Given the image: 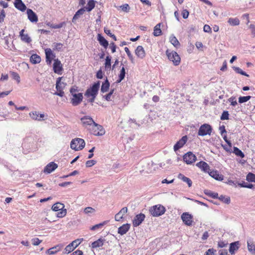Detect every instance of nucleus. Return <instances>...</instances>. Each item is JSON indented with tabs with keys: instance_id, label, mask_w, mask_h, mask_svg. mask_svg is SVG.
<instances>
[{
	"instance_id": "nucleus-1",
	"label": "nucleus",
	"mask_w": 255,
	"mask_h": 255,
	"mask_svg": "<svg viewBox=\"0 0 255 255\" xmlns=\"http://www.w3.org/2000/svg\"><path fill=\"white\" fill-rule=\"evenodd\" d=\"M165 211V208L160 204L152 206L149 209V212L153 217L161 216L164 214Z\"/></svg>"
},
{
	"instance_id": "nucleus-2",
	"label": "nucleus",
	"mask_w": 255,
	"mask_h": 255,
	"mask_svg": "<svg viewBox=\"0 0 255 255\" xmlns=\"http://www.w3.org/2000/svg\"><path fill=\"white\" fill-rule=\"evenodd\" d=\"M85 145V142L83 139L76 138L72 140L70 147L75 151L80 150L83 149Z\"/></svg>"
},
{
	"instance_id": "nucleus-3",
	"label": "nucleus",
	"mask_w": 255,
	"mask_h": 255,
	"mask_svg": "<svg viewBox=\"0 0 255 255\" xmlns=\"http://www.w3.org/2000/svg\"><path fill=\"white\" fill-rule=\"evenodd\" d=\"M100 85V81H98L97 83H95L92 85V86L87 89L85 93V96L87 98H90V97H96L98 93Z\"/></svg>"
},
{
	"instance_id": "nucleus-4",
	"label": "nucleus",
	"mask_w": 255,
	"mask_h": 255,
	"mask_svg": "<svg viewBox=\"0 0 255 255\" xmlns=\"http://www.w3.org/2000/svg\"><path fill=\"white\" fill-rule=\"evenodd\" d=\"M88 129L91 133L96 136L103 135L105 133V130L103 127L95 122L91 128H88Z\"/></svg>"
},
{
	"instance_id": "nucleus-5",
	"label": "nucleus",
	"mask_w": 255,
	"mask_h": 255,
	"mask_svg": "<svg viewBox=\"0 0 255 255\" xmlns=\"http://www.w3.org/2000/svg\"><path fill=\"white\" fill-rule=\"evenodd\" d=\"M64 204L57 202L52 206V209L54 211H60L57 213V216L59 218H62L66 214V210L64 209Z\"/></svg>"
},
{
	"instance_id": "nucleus-6",
	"label": "nucleus",
	"mask_w": 255,
	"mask_h": 255,
	"mask_svg": "<svg viewBox=\"0 0 255 255\" xmlns=\"http://www.w3.org/2000/svg\"><path fill=\"white\" fill-rule=\"evenodd\" d=\"M212 131V127L207 124H204L199 128L198 135L199 136L210 135Z\"/></svg>"
},
{
	"instance_id": "nucleus-7",
	"label": "nucleus",
	"mask_w": 255,
	"mask_h": 255,
	"mask_svg": "<svg viewBox=\"0 0 255 255\" xmlns=\"http://www.w3.org/2000/svg\"><path fill=\"white\" fill-rule=\"evenodd\" d=\"M166 55L169 60L172 61L175 66L178 65L180 63V57L176 52H169L168 50L166 51Z\"/></svg>"
},
{
	"instance_id": "nucleus-8",
	"label": "nucleus",
	"mask_w": 255,
	"mask_h": 255,
	"mask_svg": "<svg viewBox=\"0 0 255 255\" xmlns=\"http://www.w3.org/2000/svg\"><path fill=\"white\" fill-rule=\"evenodd\" d=\"M71 96L70 103L73 106H78L83 101V96L82 93L71 94Z\"/></svg>"
},
{
	"instance_id": "nucleus-9",
	"label": "nucleus",
	"mask_w": 255,
	"mask_h": 255,
	"mask_svg": "<svg viewBox=\"0 0 255 255\" xmlns=\"http://www.w3.org/2000/svg\"><path fill=\"white\" fill-rule=\"evenodd\" d=\"M196 160V156L192 152L189 151L183 156V160L187 164L194 163Z\"/></svg>"
},
{
	"instance_id": "nucleus-10",
	"label": "nucleus",
	"mask_w": 255,
	"mask_h": 255,
	"mask_svg": "<svg viewBox=\"0 0 255 255\" xmlns=\"http://www.w3.org/2000/svg\"><path fill=\"white\" fill-rule=\"evenodd\" d=\"M81 121L83 126L88 129L94 124L95 122L93 119L89 116H86L81 118Z\"/></svg>"
},
{
	"instance_id": "nucleus-11",
	"label": "nucleus",
	"mask_w": 255,
	"mask_h": 255,
	"mask_svg": "<svg viewBox=\"0 0 255 255\" xmlns=\"http://www.w3.org/2000/svg\"><path fill=\"white\" fill-rule=\"evenodd\" d=\"M193 216L187 212L183 213L181 215V219L184 224L188 226L192 225Z\"/></svg>"
},
{
	"instance_id": "nucleus-12",
	"label": "nucleus",
	"mask_w": 255,
	"mask_h": 255,
	"mask_svg": "<svg viewBox=\"0 0 255 255\" xmlns=\"http://www.w3.org/2000/svg\"><path fill=\"white\" fill-rule=\"evenodd\" d=\"M145 218V215L142 213H140L136 215L132 220L133 226L134 227L138 226L144 221Z\"/></svg>"
},
{
	"instance_id": "nucleus-13",
	"label": "nucleus",
	"mask_w": 255,
	"mask_h": 255,
	"mask_svg": "<svg viewBox=\"0 0 255 255\" xmlns=\"http://www.w3.org/2000/svg\"><path fill=\"white\" fill-rule=\"evenodd\" d=\"M29 117L33 120L38 121H44V118L45 117L44 114H39L38 112L33 111L31 112L29 114Z\"/></svg>"
},
{
	"instance_id": "nucleus-14",
	"label": "nucleus",
	"mask_w": 255,
	"mask_h": 255,
	"mask_svg": "<svg viewBox=\"0 0 255 255\" xmlns=\"http://www.w3.org/2000/svg\"><path fill=\"white\" fill-rule=\"evenodd\" d=\"M188 138L186 135L183 136L176 144L174 145L173 149L175 151L182 147L186 143Z\"/></svg>"
},
{
	"instance_id": "nucleus-15",
	"label": "nucleus",
	"mask_w": 255,
	"mask_h": 255,
	"mask_svg": "<svg viewBox=\"0 0 255 255\" xmlns=\"http://www.w3.org/2000/svg\"><path fill=\"white\" fill-rule=\"evenodd\" d=\"M58 167V165L54 162L49 163L44 168L43 172L49 174Z\"/></svg>"
},
{
	"instance_id": "nucleus-16",
	"label": "nucleus",
	"mask_w": 255,
	"mask_h": 255,
	"mask_svg": "<svg viewBox=\"0 0 255 255\" xmlns=\"http://www.w3.org/2000/svg\"><path fill=\"white\" fill-rule=\"evenodd\" d=\"M196 165L205 172H210V166L205 162L201 161L196 163Z\"/></svg>"
},
{
	"instance_id": "nucleus-17",
	"label": "nucleus",
	"mask_w": 255,
	"mask_h": 255,
	"mask_svg": "<svg viewBox=\"0 0 255 255\" xmlns=\"http://www.w3.org/2000/svg\"><path fill=\"white\" fill-rule=\"evenodd\" d=\"M63 247V245L62 244L57 245L47 250L46 253L48 255H54L61 250Z\"/></svg>"
},
{
	"instance_id": "nucleus-18",
	"label": "nucleus",
	"mask_w": 255,
	"mask_h": 255,
	"mask_svg": "<svg viewBox=\"0 0 255 255\" xmlns=\"http://www.w3.org/2000/svg\"><path fill=\"white\" fill-rule=\"evenodd\" d=\"M27 14L28 19L32 22H36L38 21V17L35 12L31 9L27 10Z\"/></svg>"
},
{
	"instance_id": "nucleus-19",
	"label": "nucleus",
	"mask_w": 255,
	"mask_h": 255,
	"mask_svg": "<svg viewBox=\"0 0 255 255\" xmlns=\"http://www.w3.org/2000/svg\"><path fill=\"white\" fill-rule=\"evenodd\" d=\"M46 55V61L47 64H50L52 60L55 57V55L53 54L51 49L47 48L45 50Z\"/></svg>"
},
{
	"instance_id": "nucleus-20",
	"label": "nucleus",
	"mask_w": 255,
	"mask_h": 255,
	"mask_svg": "<svg viewBox=\"0 0 255 255\" xmlns=\"http://www.w3.org/2000/svg\"><path fill=\"white\" fill-rule=\"evenodd\" d=\"M135 55L139 58L143 59L145 56V51L142 46H138L135 50Z\"/></svg>"
},
{
	"instance_id": "nucleus-21",
	"label": "nucleus",
	"mask_w": 255,
	"mask_h": 255,
	"mask_svg": "<svg viewBox=\"0 0 255 255\" xmlns=\"http://www.w3.org/2000/svg\"><path fill=\"white\" fill-rule=\"evenodd\" d=\"M128 208L127 207L123 208L115 216L116 221H121L123 219L124 215L127 212Z\"/></svg>"
},
{
	"instance_id": "nucleus-22",
	"label": "nucleus",
	"mask_w": 255,
	"mask_h": 255,
	"mask_svg": "<svg viewBox=\"0 0 255 255\" xmlns=\"http://www.w3.org/2000/svg\"><path fill=\"white\" fill-rule=\"evenodd\" d=\"M209 174L217 180L222 181L224 179V176L220 174L217 170L210 171Z\"/></svg>"
},
{
	"instance_id": "nucleus-23",
	"label": "nucleus",
	"mask_w": 255,
	"mask_h": 255,
	"mask_svg": "<svg viewBox=\"0 0 255 255\" xmlns=\"http://www.w3.org/2000/svg\"><path fill=\"white\" fill-rule=\"evenodd\" d=\"M106 240L104 238H101L97 241L93 242L91 244V247L92 248H98L101 247L103 246Z\"/></svg>"
},
{
	"instance_id": "nucleus-24",
	"label": "nucleus",
	"mask_w": 255,
	"mask_h": 255,
	"mask_svg": "<svg viewBox=\"0 0 255 255\" xmlns=\"http://www.w3.org/2000/svg\"><path fill=\"white\" fill-rule=\"evenodd\" d=\"M14 6L18 10L24 11L25 10L26 7L21 0H15L14 3Z\"/></svg>"
},
{
	"instance_id": "nucleus-25",
	"label": "nucleus",
	"mask_w": 255,
	"mask_h": 255,
	"mask_svg": "<svg viewBox=\"0 0 255 255\" xmlns=\"http://www.w3.org/2000/svg\"><path fill=\"white\" fill-rule=\"evenodd\" d=\"M62 70V67L60 61L58 59L54 60L53 63V70L55 73H59Z\"/></svg>"
},
{
	"instance_id": "nucleus-26",
	"label": "nucleus",
	"mask_w": 255,
	"mask_h": 255,
	"mask_svg": "<svg viewBox=\"0 0 255 255\" xmlns=\"http://www.w3.org/2000/svg\"><path fill=\"white\" fill-rule=\"evenodd\" d=\"M24 30L22 29L19 32V36L21 39L25 43H29L31 41V39L27 34H24Z\"/></svg>"
},
{
	"instance_id": "nucleus-27",
	"label": "nucleus",
	"mask_w": 255,
	"mask_h": 255,
	"mask_svg": "<svg viewBox=\"0 0 255 255\" xmlns=\"http://www.w3.org/2000/svg\"><path fill=\"white\" fill-rule=\"evenodd\" d=\"M97 39L101 45L105 48H107L108 46V41L100 34H98Z\"/></svg>"
},
{
	"instance_id": "nucleus-28",
	"label": "nucleus",
	"mask_w": 255,
	"mask_h": 255,
	"mask_svg": "<svg viewBox=\"0 0 255 255\" xmlns=\"http://www.w3.org/2000/svg\"><path fill=\"white\" fill-rule=\"evenodd\" d=\"M130 228V224H126L118 228V233L121 235H123L127 233Z\"/></svg>"
},
{
	"instance_id": "nucleus-29",
	"label": "nucleus",
	"mask_w": 255,
	"mask_h": 255,
	"mask_svg": "<svg viewBox=\"0 0 255 255\" xmlns=\"http://www.w3.org/2000/svg\"><path fill=\"white\" fill-rule=\"evenodd\" d=\"M62 77H59L56 80V89L57 90H63L66 86V84L64 82H61Z\"/></svg>"
},
{
	"instance_id": "nucleus-30",
	"label": "nucleus",
	"mask_w": 255,
	"mask_h": 255,
	"mask_svg": "<svg viewBox=\"0 0 255 255\" xmlns=\"http://www.w3.org/2000/svg\"><path fill=\"white\" fill-rule=\"evenodd\" d=\"M85 11V8H81L79 9L74 14L72 22H75L76 20L80 17V16L83 14Z\"/></svg>"
},
{
	"instance_id": "nucleus-31",
	"label": "nucleus",
	"mask_w": 255,
	"mask_h": 255,
	"mask_svg": "<svg viewBox=\"0 0 255 255\" xmlns=\"http://www.w3.org/2000/svg\"><path fill=\"white\" fill-rule=\"evenodd\" d=\"M239 242H235L232 243L230 244L229 252L231 254H233L235 253V251L237 250L239 247Z\"/></svg>"
},
{
	"instance_id": "nucleus-32",
	"label": "nucleus",
	"mask_w": 255,
	"mask_h": 255,
	"mask_svg": "<svg viewBox=\"0 0 255 255\" xmlns=\"http://www.w3.org/2000/svg\"><path fill=\"white\" fill-rule=\"evenodd\" d=\"M95 6V1L94 0H89L87 3V6L84 7L85 8V11L88 12L91 11Z\"/></svg>"
},
{
	"instance_id": "nucleus-33",
	"label": "nucleus",
	"mask_w": 255,
	"mask_h": 255,
	"mask_svg": "<svg viewBox=\"0 0 255 255\" xmlns=\"http://www.w3.org/2000/svg\"><path fill=\"white\" fill-rule=\"evenodd\" d=\"M30 61L32 64L39 63L41 61V58L37 54H32L30 56Z\"/></svg>"
},
{
	"instance_id": "nucleus-34",
	"label": "nucleus",
	"mask_w": 255,
	"mask_h": 255,
	"mask_svg": "<svg viewBox=\"0 0 255 255\" xmlns=\"http://www.w3.org/2000/svg\"><path fill=\"white\" fill-rule=\"evenodd\" d=\"M178 178L181 179L183 181L187 183L189 187H191L192 186V182L190 178L185 176L181 173L178 175Z\"/></svg>"
},
{
	"instance_id": "nucleus-35",
	"label": "nucleus",
	"mask_w": 255,
	"mask_h": 255,
	"mask_svg": "<svg viewBox=\"0 0 255 255\" xmlns=\"http://www.w3.org/2000/svg\"><path fill=\"white\" fill-rule=\"evenodd\" d=\"M109 87H110V83L108 81V79H106L105 82L103 83V84L102 85L101 89V92L102 93H105V92H107L109 89Z\"/></svg>"
},
{
	"instance_id": "nucleus-36",
	"label": "nucleus",
	"mask_w": 255,
	"mask_h": 255,
	"mask_svg": "<svg viewBox=\"0 0 255 255\" xmlns=\"http://www.w3.org/2000/svg\"><path fill=\"white\" fill-rule=\"evenodd\" d=\"M170 43L175 47H177L180 45V43L177 38L174 35H171L169 37Z\"/></svg>"
},
{
	"instance_id": "nucleus-37",
	"label": "nucleus",
	"mask_w": 255,
	"mask_h": 255,
	"mask_svg": "<svg viewBox=\"0 0 255 255\" xmlns=\"http://www.w3.org/2000/svg\"><path fill=\"white\" fill-rule=\"evenodd\" d=\"M248 249L250 252L255 254V245L254 244L252 241H248L247 242Z\"/></svg>"
},
{
	"instance_id": "nucleus-38",
	"label": "nucleus",
	"mask_w": 255,
	"mask_h": 255,
	"mask_svg": "<svg viewBox=\"0 0 255 255\" xmlns=\"http://www.w3.org/2000/svg\"><path fill=\"white\" fill-rule=\"evenodd\" d=\"M161 30L160 29V23L156 24L154 27L153 35L155 36H158L161 34Z\"/></svg>"
},
{
	"instance_id": "nucleus-39",
	"label": "nucleus",
	"mask_w": 255,
	"mask_h": 255,
	"mask_svg": "<svg viewBox=\"0 0 255 255\" xmlns=\"http://www.w3.org/2000/svg\"><path fill=\"white\" fill-rule=\"evenodd\" d=\"M228 22L232 26L238 25L240 24V20L238 18H230Z\"/></svg>"
},
{
	"instance_id": "nucleus-40",
	"label": "nucleus",
	"mask_w": 255,
	"mask_h": 255,
	"mask_svg": "<svg viewBox=\"0 0 255 255\" xmlns=\"http://www.w3.org/2000/svg\"><path fill=\"white\" fill-rule=\"evenodd\" d=\"M125 69L124 66H123L120 71V73L119 75V79L117 81V82L120 83L125 78Z\"/></svg>"
},
{
	"instance_id": "nucleus-41",
	"label": "nucleus",
	"mask_w": 255,
	"mask_h": 255,
	"mask_svg": "<svg viewBox=\"0 0 255 255\" xmlns=\"http://www.w3.org/2000/svg\"><path fill=\"white\" fill-rule=\"evenodd\" d=\"M107 223V221H104L100 224H96L90 228V230L92 231H95L99 229H101Z\"/></svg>"
},
{
	"instance_id": "nucleus-42",
	"label": "nucleus",
	"mask_w": 255,
	"mask_h": 255,
	"mask_svg": "<svg viewBox=\"0 0 255 255\" xmlns=\"http://www.w3.org/2000/svg\"><path fill=\"white\" fill-rule=\"evenodd\" d=\"M233 153L241 158H243L245 156L244 153L237 147H234Z\"/></svg>"
},
{
	"instance_id": "nucleus-43",
	"label": "nucleus",
	"mask_w": 255,
	"mask_h": 255,
	"mask_svg": "<svg viewBox=\"0 0 255 255\" xmlns=\"http://www.w3.org/2000/svg\"><path fill=\"white\" fill-rule=\"evenodd\" d=\"M246 180L249 182H255V174L250 172L246 177Z\"/></svg>"
},
{
	"instance_id": "nucleus-44",
	"label": "nucleus",
	"mask_w": 255,
	"mask_h": 255,
	"mask_svg": "<svg viewBox=\"0 0 255 255\" xmlns=\"http://www.w3.org/2000/svg\"><path fill=\"white\" fill-rule=\"evenodd\" d=\"M83 241V239H78L77 240H74L72 243H71V246L73 247L74 249L77 248Z\"/></svg>"
},
{
	"instance_id": "nucleus-45",
	"label": "nucleus",
	"mask_w": 255,
	"mask_h": 255,
	"mask_svg": "<svg viewBox=\"0 0 255 255\" xmlns=\"http://www.w3.org/2000/svg\"><path fill=\"white\" fill-rule=\"evenodd\" d=\"M205 193L214 199H217L218 198V194L217 193L207 190L205 191Z\"/></svg>"
},
{
	"instance_id": "nucleus-46",
	"label": "nucleus",
	"mask_w": 255,
	"mask_h": 255,
	"mask_svg": "<svg viewBox=\"0 0 255 255\" xmlns=\"http://www.w3.org/2000/svg\"><path fill=\"white\" fill-rule=\"evenodd\" d=\"M233 68L237 73L240 74H241L242 75H244V76H247V77H249V75L248 74H247L245 72L243 71L239 67H233Z\"/></svg>"
},
{
	"instance_id": "nucleus-47",
	"label": "nucleus",
	"mask_w": 255,
	"mask_h": 255,
	"mask_svg": "<svg viewBox=\"0 0 255 255\" xmlns=\"http://www.w3.org/2000/svg\"><path fill=\"white\" fill-rule=\"evenodd\" d=\"M240 185L242 187L247 188L249 189L255 188V186L252 184L248 183V182H243L240 184Z\"/></svg>"
},
{
	"instance_id": "nucleus-48",
	"label": "nucleus",
	"mask_w": 255,
	"mask_h": 255,
	"mask_svg": "<svg viewBox=\"0 0 255 255\" xmlns=\"http://www.w3.org/2000/svg\"><path fill=\"white\" fill-rule=\"evenodd\" d=\"M218 198H219V200L222 201L223 202H224L226 204H229L231 201L230 197H226L225 196H223V195H221Z\"/></svg>"
},
{
	"instance_id": "nucleus-49",
	"label": "nucleus",
	"mask_w": 255,
	"mask_h": 255,
	"mask_svg": "<svg viewBox=\"0 0 255 255\" xmlns=\"http://www.w3.org/2000/svg\"><path fill=\"white\" fill-rule=\"evenodd\" d=\"M11 76H12V78L13 79L16 81L17 83H19L20 81V78L19 76V75L16 73L14 72H10Z\"/></svg>"
},
{
	"instance_id": "nucleus-50",
	"label": "nucleus",
	"mask_w": 255,
	"mask_h": 255,
	"mask_svg": "<svg viewBox=\"0 0 255 255\" xmlns=\"http://www.w3.org/2000/svg\"><path fill=\"white\" fill-rule=\"evenodd\" d=\"M111 57L109 56H107L106 58V61L105 63V68L106 69H110L111 68Z\"/></svg>"
},
{
	"instance_id": "nucleus-51",
	"label": "nucleus",
	"mask_w": 255,
	"mask_h": 255,
	"mask_svg": "<svg viewBox=\"0 0 255 255\" xmlns=\"http://www.w3.org/2000/svg\"><path fill=\"white\" fill-rule=\"evenodd\" d=\"M251 98V96H250L240 97L239 98V102L240 103H244L249 101Z\"/></svg>"
},
{
	"instance_id": "nucleus-52",
	"label": "nucleus",
	"mask_w": 255,
	"mask_h": 255,
	"mask_svg": "<svg viewBox=\"0 0 255 255\" xmlns=\"http://www.w3.org/2000/svg\"><path fill=\"white\" fill-rule=\"evenodd\" d=\"M120 7L122 9V10L124 11L128 12L129 11L130 7L129 5L127 3L122 5L120 6Z\"/></svg>"
},
{
	"instance_id": "nucleus-53",
	"label": "nucleus",
	"mask_w": 255,
	"mask_h": 255,
	"mask_svg": "<svg viewBox=\"0 0 255 255\" xmlns=\"http://www.w3.org/2000/svg\"><path fill=\"white\" fill-rule=\"evenodd\" d=\"M53 47H54V49L60 51L63 47V44L61 43H54L53 44Z\"/></svg>"
},
{
	"instance_id": "nucleus-54",
	"label": "nucleus",
	"mask_w": 255,
	"mask_h": 255,
	"mask_svg": "<svg viewBox=\"0 0 255 255\" xmlns=\"http://www.w3.org/2000/svg\"><path fill=\"white\" fill-rule=\"evenodd\" d=\"M104 32L108 35H109L111 37H112L114 40L116 41L117 40V38H116V36L112 34L111 32V31L110 30L107 29V28H104Z\"/></svg>"
},
{
	"instance_id": "nucleus-55",
	"label": "nucleus",
	"mask_w": 255,
	"mask_h": 255,
	"mask_svg": "<svg viewBox=\"0 0 255 255\" xmlns=\"http://www.w3.org/2000/svg\"><path fill=\"white\" fill-rule=\"evenodd\" d=\"M74 249H75L73 248V247H72V246H71V244L70 243L65 247V253L69 254V253H71V252H72Z\"/></svg>"
},
{
	"instance_id": "nucleus-56",
	"label": "nucleus",
	"mask_w": 255,
	"mask_h": 255,
	"mask_svg": "<svg viewBox=\"0 0 255 255\" xmlns=\"http://www.w3.org/2000/svg\"><path fill=\"white\" fill-rule=\"evenodd\" d=\"M229 113L228 111H224L221 116V120H225L229 119Z\"/></svg>"
},
{
	"instance_id": "nucleus-57",
	"label": "nucleus",
	"mask_w": 255,
	"mask_h": 255,
	"mask_svg": "<svg viewBox=\"0 0 255 255\" xmlns=\"http://www.w3.org/2000/svg\"><path fill=\"white\" fill-rule=\"evenodd\" d=\"M31 242L33 245L37 246L41 243L42 241L37 238H35L31 240Z\"/></svg>"
},
{
	"instance_id": "nucleus-58",
	"label": "nucleus",
	"mask_w": 255,
	"mask_h": 255,
	"mask_svg": "<svg viewBox=\"0 0 255 255\" xmlns=\"http://www.w3.org/2000/svg\"><path fill=\"white\" fill-rule=\"evenodd\" d=\"M79 91V90L78 89V88L76 86L72 87L70 89V93L71 94H77V92H78Z\"/></svg>"
},
{
	"instance_id": "nucleus-59",
	"label": "nucleus",
	"mask_w": 255,
	"mask_h": 255,
	"mask_svg": "<svg viewBox=\"0 0 255 255\" xmlns=\"http://www.w3.org/2000/svg\"><path fill=\"white\" fill-rule=\"evenodd\" d=\"M96 161L94 160H88L86 162V166L87 167H92V166L96 164Z\"/></svg>"
},
{
	"instance_id": "nucleus-60",
	"label": "nucleus",
	"mask_w": 255,
	"mask_h": 255,
	"mask_svg": "<svg viewBox=\"0 0 255 255\" xmlns=\"http://www.w3.org/2000/svg\"><path fill=\"white\" fill-rule=\"evenodd\" d=\"M95 210L94 208L90 207H86L84 209V212L86 214L93 213L95 212Z\"/></svg>"
},
{
	"instance_id": "nucleus-61",
	"label": "nucleus",
	"mask_w": 255,
	"mask_h": 255,
	"mask_svg": "<svg viewBox=\"0 0 255 255\" xmlns=\"http://www.w3.org/2000/svg\"><path fill=\"white\" fill-rule=\"evenodd\" d=\"M229 101L231 103V105L233 106H235L237 105V101L235 97H232L229 99Z\"/></svg>"
},
{
	"instance_id": "nucleus-62",
	"label": "nucleus",
	"mask_w": 255,
	"mask_h": 255,
	"mask_svg": "<svg viewBox=\"0 0 255 255\" xmlns=\"http://www.w3.org/2000/svg\"><path fill=\"white\" fill-rule=\"evenodd\" d=\"M203 30L205 32L211 33V28L209 25L205 24L203 27Z\"/></svg>"
},
{
	"instance_id": "nucleus-63",
	"label": "nucleus",
	"mask_w": 255,
	"mask_h": 255,
	"mask_svg": "<svg viewBox=\"0 0 255 255\" xmlns=\"http://www.w3.org/2000/svg\"><path fill=\"white\" fill-rule=\"evenodd\" d=\"M215 251L213 249L208 250L205 253L204 255H214Z\"/></svg>"
},
{
	"instance_id": "nucleus-64",
	"label": "nucleus",
	"mask_w": 255,
	"mask_h": 255,
	"mask_svg": "<svg viewBox=\"0 0 255 255\" xmlns=\"http://www.w3.org/2000/svg\"><path fill=\"white\" fill-rule=\"evenodd\" d=\"M251 30V33L254 37H255V25L254 24H251L249 26Z\"/></svg>"
}]
</instances>
